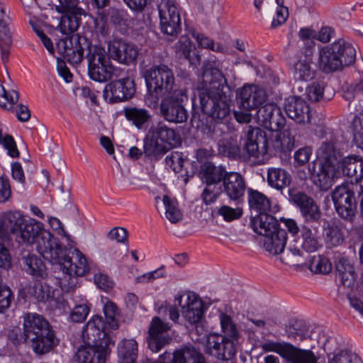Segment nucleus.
Here are the masks:
<instances>
[{
	"instance_id": "21",
	"label": "nucleus",
	"mask_w": 363,
	"mask_h": 363,
	"mask_svg": "<svg viewBox=\"0 0 363 363\" xmlns=\"http://www.w3.org/2000/svg\"><path fill=\"white\" fill-rule=\"evenodd\" d=\"M245 149L250 157L262 162L267 154L268 141L264 131L259 128L248 127Z\"/></svg>"
},
{
	"instance_id": "54",
	"label": "nucleus",
	"mask_w": 363,
	"mask_h": 363,
	"mask_svg": "<svg viewBox=\"0 0 363 363\" xmlns=\"http://www.w3.org/2000/svg\"><path fill=\"white\" fill-rule=\"evenodd\" d=\"M191 34L201 48H208L216 52H223L224 50L220 44L216 45L211 39L202 33H196L193 30L191 32Z\"/></svg>"
},
{
	"instance_id": "22",
	"label": "nucleus",
	"mask_w": 363,
	"mask_h": 363,
	"mask_svg": "<svg viewBox=\"0 0 363 363\" xmlns=\"http://www.w3.org/2000/svg\"><path fill=\"white\" fill-rule=\"evenodd\" d=\"M257 119L264 128L276 131L282 128L286 119L281 111L275 104H267L259 108Z\"/></svg>"
},
{
	"instance_id": "43",
	"label": "nucleus",
	"mask_w": 363,
	"mask_h": 363,
	"mask_svg": "<svg viewBox=\"0 0 363 363\" xmlns=\"http://www.w3.org/2000/svg\"><path fill=\"white\" fill-rule=\"evenodd\" d=\"M126 119L131 121L138 128H142L151 118V114L145 108L130 107L124 109Z\"/></svg>"
},
{
	"instance_id": "32",
	"label": "nucleus",
	"mask_w": 363,
	"mask_h": 363,
	"mask_svg": "<svg viewBox=\"0 0 363 363\" xmlns=\"http://www.w3.org/2000/svg\"><path fill=\"white\" fill-rule=\"evenodd\" d=\"M337 167L342 169L343 174L354 177L356 182L363 179V160L358 156L351 155L342 158Z\"/></svg>"
},
{
	"instance_id": "45",
	"label": "nucleus",
	"mask_w": 363,
	"mask_h": 363,
	"mask_svg": "<svg viewBox=\"0 0 363 363\" xmlns=\"http://www.w3.org/2000/svg\"><path fill=\"white\" fill-rule=\"evenodd\" d=\"M325 240L328 247H337L340 245L344 241V233L341 228L335 224H329L324 229Z\"/></svg>"
},
{
	"instance_id": "26",
	"label": "nucleus",
	"mask_w": 363,
	"mask_h": 363,
	"mask_svg": "<svg viewBox=\"0 0 363 363\" xmlns=\"http://www.w3.org/2000/svg\"><path fill=\"white\" fill-rule=\"evenodd\" d=\"M339 50L340 47L334 45L333 43L320 49L318 61L319 69L325 73H331L341 69L343 67L342 61L337 55Z\"/></svg>"
},
{
	"instance_id": "38",
	"label": "nucleus",
	"mask_w": 363,
	"mask_h": 363,
	"mask_svg": "<svg viewBox=\"0 0 363 363\" xmlns=\"http://www.w3.org/2000/svg\"><path fill=\"white\" fill-rule=\"evenodd\" d=\"M295 138L290 128H284L276 134L272 146L277 152H289L294 147Z\"/></svg>"
},
{
	"instance_id": "44",
	"label": "nucleus",
	"mask_w": 363,
	"mask_h": 363,
	"mask_svg": "<svg viewBox=\"0 0 363 363\" xmlns=\"http://www.w3.org/2000/svg\"><path fill=\"white\" fill-rule=\"evenodd\" d=\"M220 324L223 336L230 338L233 342H237L240 337V332L233 318L228 314L221 313L219 315Z\"/></svg>"
},
{
	"instance_id": "16",
	"label": "nucleus",
	"mask_w": 363,
	"mask_h": 363,
	"mask_svg": "<svg viewBox=\"0 0 363 363\" xmlns=\"http://www.w3.org/2000/svg\"><path fill=\"white\" fill-rule=\"evenodd\" d=\"M158 9L161 31L167 35L177 36L182 30L180 14L177 6L167 0L162 1Z\"/></svg>"
},
{
	"instance_id": "40",
	"label": "nucleus",
	"mask_w": 363,
	"mask_h": 363,
	"mask_svg": "<svg viewBox=\"0 0 363 363\" xmlns=\"http://www.w3.org/2000/svg\"><path fill=\"white\" fill-rule=\"evenodd\" d=\"M312 59L305 56L303 59L300 58L294 65V78L301 82H307L312 79L315 72L311 67Z\"/></svg>"
},
{
	"instance_id": "39",
	"label": "nucleus",
	"mask_w": 363,
	"mask_h": 363,
	"mask_svg": "<svg viewBox=\"0 0 363 363\" xmlns=\"http://www.w3.org/2000/svg\"><path fill=\"white\" fill-rule=\"evenodd\" d=\"M24 268L28 274L36 279H44L48 276L45 264L35 255L30 254L24 257Z\"/></svg>"
},
{
	"instance_id": "47",
	"label": "nucleus",
	"mask_w": 363,
	"mask_h": 363,
	"mask_svg": "<svg viewBox=\"0 0 363 363\" xmlns=\"http://www.w3.org/2000/svg\"><path fill=\"white\" fill-rule=\"evenodd\" d=\"M350 128L355 144L363 150V110L353 116Z\"/></svg>"
},
{
	"instance_id": "5",
	"label": "nucleus",
	"mask_w": 363,
	"mask_h": 363,
	"mask_svg": "<svg viewBox=\"0 0 363 363\" xmlns=\"http://www.w3.org/2000/svg\"><path fill=\"white\" fill-rule=\"evenodd\" d=\"M23 330L36 354H45L55 345V336L52 326L39 314H26L23 318Z\"/></svg>"
},
{
	"instance_id": "24",
	"label": "nucleus",
	"mask_w": 363,
	"mask_h": 363,
	"mask_svg": "<svg viewBox=\"0 0 363 363\" xmlns=\"http://www.w3.org/2000/svg\"><path fill=\"white\" fill-rule=\"evenodd\" d=\"M284 109L289 118L298 123L311 122V109L307 102L296 96H290L285 100Z\"/></svg>"
},
{
	"instance_id": "2",
	"label": "nucleus",
	"mask_w": 363,
	"mask_h": 363,
	"mask_svg": "<svg viewBox=\"0 0 363 363\" xmlns=\"http://www.w3.org/2000/svg\"><path fill=\"white\" fill-rule=\"evenodd\" d=\"M82 337L87 345L78 349L76 353L78 363H106L110 347L114 346V340L105 332L101 316L94 315L86 323Z\"/></svg>"
},
{
	"instance_id": "62",
	"label": "nucleus",
	"mask_w": 363,
	"mask_h": 363,
	"mask_svg": "<svg viewBox=\"0 0 363 363\" xmlns=\"http://www.w3.org/2000/svg\"><path fill=\"white\" fill-rule=\"evenodd\" d=\"M13 297V294L9 287L0 289V313H4L10 307Z\"/></svg>"
},
{
	"instance_id": "58",
	"label": "nucleus",
	"mask_w": 363,
	"mask_h": 363,
	"mask_svg": "<svg viewBox=\"0 0 363 363\" xmlns=\"http://www.w3.org/2000/svg\"><path fill=\"white\" fill-rule=\"evenodd\" d=\"M218 213L226 221H231L240 218L242 215V210L240 208H231L223 205L220 207Z\"/></svg>"
},
{
	"instance_id": "9",
	"label": "nucleus",
	"mask_w": 363,
	"mask_h": 363,
	"mask_svg": "<svg viewBox=\"0 0 363 363\" xmlns=\"http://www.w3.org/2000/svg\"><path fill=\"white\" fill-rule=\"evenodd\" d=\"M86 50L88 73L91 79L99 82H105L116 75L117 69L111 62V58L104 47L92 45L89 42Z\"/></svg>"
},
{
	"instance_id": "61",
	"label": "nucleus",
	"mask_w": 363,
	"mask_h": 363,
	"mask_svg": "<svg viewBox=\"0 0 363 363\" xmlns=\"http://www.w3.org/2000/svg\"><path fill=\"white\" fill-rule=\"evenodd\" d=\"M313 153V150L309 146L299 148L294 155V162L298 166H303L308 162Z\"/></svg>"
},
{
	"instance_id": "19",
	"label": "nucleus",
	"mask_w": 363,
	"mask_h": 363,
	"mask_svg": "<svg viewBox=\"0 0 363 363\" xmlns=\"http://www.w3.org/2000/svg\"><path fill=\"white\" fill-rule=\"evenodd\" d=\"M36 251L46 260L53 264L61 260L64 255V249L57 239L48 230L43 232L41 236L33 245Z\"/></svg>"
},
{
	"instance_id": "50",
	"label": "nucleus",
	"mask_w": 363,
	"mask_h": 363,
	"mask_svg": "<svg viewBox=\"0 0 363 363\" xmlns=\"http://www.w3.org/2000/svg\"><path fill=\"white\" fill-rule=\"evenodd\" d=\"M18 97V93L16 90L7 92L0 84V107L3 109L13 111Z\"/></svg>"
},
{
	"instance_id": "25",
	"label": "nucleus",
	"mask_w": 363,
	"mask_h": 363,
	"mask_svg": "<svg viewBox=\"0 0 363 363\" xmlns=\"http://www.w3.org/2000/svg\"><path fill=\"white\" fill-rule=\"evenodd\" d=\"M241 107L249 111L257 108L267 99L265 91L259 86L245 85L239 92Z\"/></svg>"
},
{
	"instance_id": "46",
	"label": "nucleus",
	"mask_w": 363,
	"mask_h": 363,
	"mask_svg": "<svg viewBox=\"0 0 363 363\" xmlns=\"http://www.w3.org/2000/svg\"><path fill=\"white\" fill-rule=\"evenodd\" d=\"M104 312L106 318L104 323V330L106 332V328L116 330L119 327V320L117 318L119 315L118 308L112 301H108L104 306ZM104 323H105L104 321Z\"/></svg>"
},
{
	"instance_id": "35",
	"label": "nucleus",
	"mask_w": 363,
	"mask_h": 363,
	"mask_svg": "<svg viewBox=\"0 0 363 363\" xmlns=\"http://www.w3.org/2000/svg\"><path fill=\"white\" fill-rule=\"evenodd\" d=\"M138 343L134 339H124L118 345V363H135Z\"/></svg>"
},
{
	"instance_id": "27",
	"label": "nucleus",
	"mask_w": 363,
	"mask_h": 363,
	"mask_svg": "<svg viewBox=\"0 0 363 363\" xmlns=\"http://www.w3.org/2000/svg\"><path fill=\"white\" fill-rule=\"evenodd\" d=\"M223 192L228 199L234 201H240L244 196L246 184L244 177L238 172H230L223 182Z\"/></svg>"
},
{
	"instance_id": "17",
	"label": "nucleus",
	"mask_w": 363,
	"mask_h": 363,
	"mask_svg": "<svg viewBox=\"0 0 363 363\" xmlns=\"http://www.w3.org/2000/svg\"><path fill=\"white\" fill-rule=\"evenodd\" d=\"M172 325L162 320L160 318L154 317L148 328L147 342L148 348L153 352H159L165 345L169 344L172 337L168 334Z\"/></svg>"
},
{
	"instance_id": "63",
	"label": "nucleus",
	"mask_w": 363,
	"mask_h": 363,
	"mask_svg": "<svg viewBox=\"0 0 363 363\" xmlns=\"http://www.w3.org/2000/svg\"><path fill=\"white\" fill-rule=\"evenodd\" d=\"M11 196L9 179L6 176L0 177V203H5Z\"/></svg>"
},
{
	"instance_id": "41",
	"label": "nucleus",
	"mask_w": 363,
	"mask_h": 363,
	"mask_svg": "<svg viewBox=\"0 0 363 363\" xmlns=\"http://www.w3.org/2000/svg\"><path fill=\"white\" fill-rule=\"evenodd\" d=\"M248 203L251 210L259 213H267L270 210L271 203L269 199L262 193L255 190L248 192Z\"/></svg>"
},
{
	"instance_id": "31",
	"label": "nucleus",
	"mask_w": 363,
	"mask_h": 363,
	"mask_svg": "<svg viewBox=\"0 0 363 363\" xmlns=\"http://www.w3.org/2000/svg\"><path fill=\"white\" fill-rule=\"evenodd\" d=\"M80 13H77L74 9H67L63 11H57L62 13L60 23L57 28L60 31L67 36L74 34V33L78 29L82 16L85 15V11L81 8Z\"/></svg>"
},
{
	"instance_id": "56",
	"label": "nucleus",
	"mask_w": 363,
	"mask_h": 363,
	"mask_svg": "<svg viewBox=\"0 0 363 363\" xmlns=\"http://www.w3.org/2000/svg\"><path fill=\"white\" fill-rule=\"evenodd\" d=\"M310 269L315 273L328 274L331 271L332 265L326 257H318L313 258Z\"/></svg>"
},
{
	"instance_id": "23",
	"label": "nucleus",
	"mask_w": 363,
	"mask_h": 363,
	"mask_svg": "<svg viewBox=\"0 0 363 363\" xmlns=\"http://www.w3.org/2000/svg\"><path fill=\"white\" fill-rule=\"evenodd\" d=\"M320 220L318 222L306 221L301 226V247L308 252H314L321 247L320 236Z\"/></svg>"
},
{
	"instance_id": "14",
	"label": "nucleus",
	"mask_w": 363,
	"mask_h": 363,
	"mask_svg": "<svg viewBox=\"0 0 363 363\" xmlns=\"http://www.w3.org/2000/svg\"><path fill=\"white\" fill-rule=\"evenodd\" d=\"M89 43L86 38L72 34L60 39L57 43V48L69 64L77 65L83 60L84 50L89 46Z\"/></svg>"
},
{
	"instance_id": "8",
	"label": "nucleus",
	"mask_w": 363,
	"mask_h": 363,
	"mask_svg": "<svg viewBox=\"0 0 363 363\" xmlns=\"http://www.w3.org/2000/svg\"><path fill=\"white\" fill-rule=\"evenodd\" d=\"M181 144L179 133L160 122L151 129L150 137L144 143V152L148 157H158Z\"/></svg>"
},
{
	"instance_id": "42",
	"label": "nucleus",
	"mask_w": 363,
	"mask_h": 363,
	"mask_svg": "<svg viewBox=\"0 0 363 363\" xmlns=\"http://www.w3.org/2000/svg\"><path fill=\"white\" fill-rule=\"evenodd\" d=\"M340 47L337 53L338 58L342 61V67L350 66L353 64L356 60V50L353 45L344 39H339L333 43Z\"/></svg>"
},
{
	"instance_id": "33",
	"label": "nucleus",
	"mask_w": 363,
	"mask_h": 363,
	"mask_svg": "<svg viewBox=\"0 0 363 363\" xmlns=\"http://www.w3.org/2000/svg\"><path fill=\"white\" fill-rule=\"evenodd\" d=\"M286 241L287 233L285 230L281 228L264 237L263 247L269 253L276 255L283 252Z\"/></svg>"
},
{
	"instance_id": "30",
	"label": "nucleus",
	"mask_w": 363,
	"mask_h": 363,
	"mask_svg": "<svg viewBox=\"0 0 363 363\" xmlns=\"http://www.w3.org/2000/svg\"><path fill=\"white\" fill-rule=\"evenodd\" d=\"M250 225L257 234L264 237L281 229L278 220L267 213H259L252 217Z\"/></svg>"
},
{
	"instance_id": "48",
	"label": "nucleus",
	"mask_w": 363,
	"mask_h": 363,
	"mask_svg": "<svg viewBox=\"0 0 363 363\" xmlns=\"http://www.w3.org/2000/svg\"><path fill=\"white\" fill-rule=\"evenodd\" d=\"M162 201L165 208L166 218L172 223H177L182 219V213L177 207V202L164 195Z\"/></svg>"
},
{
	"instance_id": "52",
	"label": "nucleus",
	"mask_w": 363,
	"mask_h": 363,
	"mask_svg": "<svg viewBox=\"0 0 363 363\" xmlns=\"http://www.w3.org/2000/svg\"><path fill=\"white\" fill-rule=\"evenodd\" d=\"M328 363H362L361 359L355 353L342 350L328 357Z\"/></svg>"
},
{
	"instance_id": "34",
	"label": "nucleus",
	"mask_w": 363,
	"mask_h": 363,
	"mask_svg": "<svg viewBox=\"0 0 363 363\" xmlns=\"http://www.w3.org/2000/svg\"><path fill=\"white\" fill-rule=\"evenodd\" d=\"M228 173L224 167L215 166L211 162H204L200 170L202 180L208 186H213L221 181L223 182Z\"/></svg>"
},
{
	"instance_id": "57",
	"label": "nucleus",
	"mask_w": 363,
	"mask_h": 363,
	"mask_svg": "<svg viewBox=\"0 0 363 363\" xmlns=\"http://www.w3.org/2000/svg\"><path fill=\"white\" fill-rule=\"evenodd\" d=\"M90 307L86 303L78 304L74 306L70 313L69 318L74 323H82L87 317Z\"/></svg>"
},
{
	"instance_id": "12",
	"label": "nucleus",
	"mask_w": 363,
	"mask_h": 363,
	"mask_svg": "<svg viewBox=\"0 0 363 363\" xmlns=\"http://www.w3.org/2000/svg\"><path fill=\"white\" fill-rule=\"evenodd\" d=\"M188 100L186 90H175L170 96L163 99L160 103V113L169 123H182L188 119V112L184 102Z\"/></svg>"
},
{
	"instance_id": "20",
	"label": "nucleus",
	"mask_w": 363,
	"mask_h": 363,
	"mask_svg": "<svg viewBox=\"0 0 363 363\" xmlns=\"http://www.w3.org/2000/svg\"><path fill=\"white\" fill-rule=\"evenodd\" d=\"M182 295L175 296V301L178 302L179 305L182 306V313L183 317L191 324L196 325L195 331L191 332L193 340H195L194 335L201 337L203 333L199 334V328L198 324L199 323L203 316V303L194 294H189L187 295L186 303L184 306H182Z\"/></svg>"
},
{
	"instance_id": "59",
	"label": "nucleus",
	"mask_w": 363,
	"mask_h": 363,
	"mask_svg": "<svg viewBox=\"0 0 363 363\" xmlns=\"http://www.w3.org/2000/svg\"><path fill=\"white\" fill-rule=\"evenodd\" d=\"M7 338L10 343L15 347H18L25 342H28V339L26 337L24 331L18 327H14L10 329L7 333Z\"/></svg>"
},
{
	"instance_id": "53",
	"label": "nucleus",
	"mask_w": 363,
	"mask_h": 363,
	"mask_svg": "<svg viewBox=\"0 0 363 363\" xmlns=\"http://www.w3.org/2000/svg\"><path fill=\"white\" fill-rule=\"evenodd\" d=\"M194 48V45L186 35H182L175 45L177 53L184 55L190 62L191 61V54Z\"/></svg>"
},
{
	"instance_id": "15",
	"label": "nucleus",
	"mask_w": 363,
	"mask_h": 363,
	"mask_svg": "<svg viewBox=\"0 0 363 363\" xmlns=\"http://www.w3.org/2000/svg\"><path fill=\"white\" fill-rule=\"evenodd\" d=\"M139 51L135 44L121 38H115L107 43V53L109 57L121 65H135Z\"/></svg>"
},
{
	"instance_id": "11",
	"label": "nucleus",
	"mask_w": 363,
	"mask_h": 363,
	"mask_svg": "<svg viewBox=\"0 0 363 363\" xmlns=\"http://www.w3.org/2000/svg\"><path fill=\"white\" fill-rule=\"evenodd\" d=\"M262 348L265 352H273L290 363H318V358L311 350L297 347L286 342L268 340L262 343Z\"/></svg>"
},
{
	"instance_id": "28",
	"label": "nucleus",
	"mask_w": 363,
	"mask_h": 363,
	"mask_svg": "<svg viewBox=\"0 0 363 363\" xmlns=\"http://www.w3.org/2000/svg\"><path fill=\"white\" fill-rule=\"evenodd\" d=\"M106 91L111 92L110 100L112 102H120L130 99L135 92V83L133 79L125 77L115 80L106 87Z\"/></svg>"
},
{
	"instance_id": "10",
	"label": "nucleus",
	"mask_w": 363,
	"mask_h": 363,
	"mask_svg": "<svg viewBox=\"0 0 363 363\" xmlns=\"http://www.w3.org/2000/svg\"><path fill=\"white\" fill-rule=\"evenodd\" d=\"M194 341L201 342L203 352L218 361L226 362L231 360L237 353L236 343L218 333L203 334L195 337Z\"/></svg>"
},
{
	"instance_id": "18",
	"label": "nucleus",
	"mask_w": 363,
	"mask_h": 363,
	"mask_svg": "<svg viewBox=\"0 0 363 363\" xmlns=\"http://www.w3.org/2000/svg\"><path fill=\"white\" fill-rule=\"evenodd\" d=\"M290 201L298 208L304 222H318L321 212L314 199L307 194L296 189H289Z\"/></svg>"
},
{
	"instance_id": "36",
	"label": "nucleus",
	"mask_w": 363,
	"mask_h": 363,
	"mask_svg": "<svg viewBox=\"0 0 363 363\" xmlns=\"http://www.w3.org/2000/svg\"><path fill=\"white\" fill-rule=\"evenodd\" d=\"M172 361L173 363H207L205 357L192 346L175 351Z\"/></svg>"
},
{
	"instance_id": "1",
	"label": "nucleus",
	"mask_w": 363,
	"mask_h": 363,
	"mask_svg": "<svg viewBox=\"0 0 363 363\" xmlns=\"http://www.w3.org/2000/svg\"><path fill=\"white\" fill-rule=\"evenodd\" d=\"M225 88L228 89L222 72L216 67L206 66L199 88V96L202 111L213 119L223 120L229 116L230 100Z\"/></svg>"
},
{
	"instance_id": "51",
	"label": "nucleus",
	"mask_w": 363,
	"mask_h": 363,
	"mask_svg": "<svg viewBox=\"0 0 363 363\" xmlns=\"http://www.w3.org/2000/svg\"><path fill=\"white\" fill-rule=\"evenodd\" d=\"M219 150L225 156L236 158L240 155V149L235 139L225 138L219 143Z\"/></svg>"
},
{
	"instance_id": "49",
	"label": "nucleus",
	"mask_w": 363,
	"mask_h": 363,
	"mask_svg": "<svg viewBox=\"0 0 363 363\" xmlns=\"http://www.w3.org/2000/svg\"><path fill=\"white\" fill-rule=\"evenodd\" d=\"M30 294L38 301L45 302L53 297L54 291L46 283L36 281L31 289Z\"/></svg>"
},
{
	"instance_id": "4",
	"label": "nucleus",
	"mask_w": 363,
	"mask_h": 363,
	"mask_svg": "<svg viewBox=\"0 0 363 363\" xmlns=\"http://www.w3.org/2000/svg\"><path fill=\"white\" fill-rule=\"evenodd\" d=\"M143 77L147 89L145 99L149 107L155 108L161 97L176 90L174 72L166 65H152L145 70Z\"/></svg>"
},
{
	"instance_id": "37",
	"label": "nucleus",
	"mask_w": 363,
	"mask_h": 363,
	"mask_svg": "<svg viewBox=\"0 0 363 363\" xmlns=\"http://www.w3.org/2000/svg\"><path fill=\"white\" fill-rule=\"evenodd\" d=\"M291 177L285 169L279 167H271L267 170L269 185L277 190H281L291 184Z\"/></svg>"
},
{
	"instance_id": "55",
	"label": "nucleus",
	"mask_w": 363,
	"mask_h": 363,
	"mask_svg": "<svg viewBox=\"0 0 363 363\" xmlns=\"http://www.w3.org/2000/svg\"><path fill=\"white\" fill-rule=\"evenodd\" d=\"M184 162L185 160L183 157V155L179 152H173L165 158L166 165L171 168L174 172H182Z\"/></svg>"
},
{
	"instance_id": "7",
	"label": "nucleus",
	"mask_w": 363,
	"mask_h": 363,
	"mask_svg": "<svg viewBox=\"0 0 363 363\" xmlns=\"http://www.w3.org/2000/svg\"><path fill=\"white\" fill-rule=\"evenodd\" d=\"M60 259L57 264L60 265L63 275L59 282L61 289L68 292L77 287L78 278L86 274L89 267L85 255L77 248L70 250L67 255L64 251Z\"/></svg>"
},
{
	"instance_id": "6",
	"label": "nucleus",
	"mask_w": 363,
	"mask_h": 363,
	"mask_svg": "<svg viewBox=\"0 0 363 363\" xmlns=\"http://www.w3.org/2000/svg\"><path fill=\"white\" fill-rule=\"evenodd\" d=\"M342 152L333 140L323 142L316 151V160L320 169L316 174L315 184L322 190H328L333 184V174L335 167L340 164Z\"/></svg>"
},
{
	"instance_id": "60",
	"label": "nucleus",
	"mask_w": 363,
	"mask_h": 363,
	"mask_svg": "<svg viewBox=\"0 0 363 363\" xmlns=\"http://www.w3.org/2000/svg\"><path fill=\"white\" fill-rule=\"evenodd\" d=\"M324 88L318 82H313L306 89V97L312 101H318L323 96Z\"/></svg>"
},
{
	"instance_id": "3",
	"label": "nucleus",
	"mask_w": 363,
	"mask_h": 363,
	"mask_svg": "<svg viewBox=\"0 0 363 363\" xmlns=\"http://www.w3.org/2000/svg\"><path fill=\"white\" fill-rule=\"evenodd\" d=\"M45 230L43 223L18 211L6 212L0 219V236L11 233L26 245H33Z\"/></svg>"
},
{
	"instance_id": "29",
	"label": "nucleus",
	"mask_w": 363,
	"mask_h": 363,
	"mask_svg": "<svg viewBox=\"0 0 363 363\" xmlns=\"http://www.w3.org/2000/svg\"><path fill=\"white\" fill-rule=\"evenodd\" d=\"M11 20L6 14L3 8L0 10V50L2 61H9L12 47Z\"/></svg>"
},
{
	"instance_id": "64",
	"label": "nucleus",
	"mask_w": 363,
	"mask_h": 363,
	"mask_svg": "<svg viewBox=\"0 0 363 363\" xmlns=\"http://www.w3.org/2000/svg\"><path fill=\"white\" fill-rule=\"evenodd\" d=\"M215 186L206 185L203 190L201 199L206 205H211L218 199L220 193L218 190L215 191Z\"/></svg>"
},
{
	"instance_id": "13",
	"label": "nucleus",
	"mask_w": 363,
	"mask_h": 363,
	"mask_svg": "<svg viewBox=\"0 0 363 363\" xmlns=\"http://www.w3.org/2000/svg\"><path fill=\"white\" fill-rule=\"evenodd\" d=\"M335 211L342 219L352 222L356 214L357 201L349 184L337 186L332 194Z\"/></svg>"
}]
</instances>
